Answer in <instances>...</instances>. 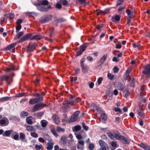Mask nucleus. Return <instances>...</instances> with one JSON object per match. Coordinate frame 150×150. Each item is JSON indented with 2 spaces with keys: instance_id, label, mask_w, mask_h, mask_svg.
I'll return each instance as SVG.
<instances>
[{
  "instance_id": "32",
  "label": "nucleus",
  "mask_w": 150,
  "mask_h": 150,
  "mask_svg": "<svg viewBox=\"0 0 150 150\" xmlns=\"http://www.w3.org/2000/svg\"><path fill=\"white\" fill-rule=\"evenodd\" d=\"M19 134L21 140H23L25 139V135L22 132H20Z\"/></svg>"
},
{
  "instance_id": "41",
  "label": "nucleus",
  "mask_w": 150,
  "mask_h": 150,
  "mask_svg": "<svg viewBox=\"0 0 150 150\" xmlns=\"http://www.w3.org/2000/svg\"><path fill=\"white\" fill-rule=\"evenodd\" d=\"M30 135L31 136L34 138H37L38 137V134L37 133L34 132H31Z\"/></svg>"
},
{
  "instance_id": "49",
  "label": "nucleus",
  "mask_w": 150,
  "mask_h": 150,
  "mask_svg": "<svg viewBox=\"0 0 150 150\" xmlns=\"http://www.w3.org/2000/svg\"><path fill=\"white\" fill-rule=\"evenodd\" d=\"M103 80V78L102 77H100L98 78L97 80V82L99 85H100L101 83Z\"/></svg>"
},
{
  "instance_id": "61",
  "label": "nucleus",
  "mask_w": 150,
  "mask_h": 150,
  "mask_svg": "<svg viewBox=\"0 0 150 150\" xmlns=\"http://www.w3.org/2000/svg\"><path fill=\"white\" fill-rule=\"evenodd\" d=\"M119 71V69L117 67H115L113 68V71L114 73H117Z\"/></svg>"
},
{
  "instance_id": "20",
  "label": "nucleus",
  "mask_w": 150,
  "mask_h": 150,
  "mask_svg": "<svg viewBox=\"0 0 150 150\" xmlns=\"http://www.w3.org/2000/svg\"><path fill=\"white\" fill-rule=\"evenodd\" d=\"M32 118V117L31 116L26 118V122L28 124L31 125L33 123V122L32 121L31 119Z\"/></svg>"
},
{
  "instance_id": "60",
  "label": "nucleus",
  "mask_w": 150,
  "mask_h": 150,
  "mask_svg": "<svg viewBox=\"0 0 150 150\" xmlns=\"http://www.w3.org/2000/svg\"><path fill=\"white\" fill-rule=\"evenodd\" d=\"M19 137V135L17 133V134H15L13 137V138L16 140H18V138Z\"/></svg>"
},
{
  "instance_id": "62",
  "label": "nucleus",
  "mask_w": 150,
  "mask_h": 150,
  "mask_svg": "<svg viewBox=\"0 0 150 150\" xmlns=\"http://www.w3.org/2000/svg\"><path fill=\"white\" fill-rule=\"evenodd\" d=\"M22 28L21 25H18L16 27V30L18 31L20 30Z\"/></svg>"
},
{
  "instance_id": "63",
  "label": "nucleus",
  "mask_w": 150,
  "mask_h": 150,
  "mask_svg": "<svg viewBox=\"0 0 150 150\" xmlns=\"http://www.w3.org/2000/svg\"><path fill=\"white\" fill-rule=\"evenodd\" d=\"M25 93H21L17 94V96L18 97H20L23 96L25 95Z\"/></svg>"
},
{
  "instance_id": "8",
  "label": "nucleus",
  "mask_w": 150,
  "mask_h": 150,
  "mask_svg": "<svg viewBox=\"0 0 150 150\" xmlns=\"http://www.w3.org/2000/svg\"><path fill=\"white\" fill-rule=\"evenodd\" d=\"M37 45L38 44L36 43H34L32 45H28L26 50L27 51H33Z\"/></svg>"
},
{
  "instance_id": "4",
  "label": "nucleus",
  "mask_w": 150,
  "mask_h": 150,
  "mask_svg": "<svg viewBox=\"0 0 150 150\" xmlns=\"http://www.w3.org/2000/svg\"><path fill=\"white\" fill-rule=\"evenodd\" d=\"M43 97L40 96V98L31 99L29 101V103L31 104H34L42 100Z\"/></svg>"
},
{
  "instance_id": "59",
  "label": "nucleus",
  "mask_w": 150,
  "mask_h": 150,
  "mask_svg": "<svg viewBox=\"0 0 150 150\" xmlns=\"http://www.w3.org/2000/svg\"><path fill=\"white\" fill-rule=\"evenodd\" d=\"M76 137L79 140H81V139L82 138V136L80 134H77L76 136Z\"/></svg>"
},
{
  "instance_id": "52",
  "label": "nucleus",
  "mask_w": 150,
  "mask_h": 150,
  "mask_svg": "<svg viewBox=\"0 0 150 150\" xmlns=\"http://www.w3.org/2000/svg\"><path fill=\"white\" fill-rule=\"evenodd\" d=\"M77 144L84 145V142L83 140H79L78 141Z\"/></svg>"
},
{
  "instance_id": "25",
  "label": "nucleus",
  "mask_w": 150,
  "mask_h": 150,
  "mask_svg": "<svg viewBox=\"0 0 150 150\" xmlns=\"http://www.w3.org/2000/svg\"><path fill=\"white\" fill-rule=\"evenodd\" d=\"M28 115V113L26 112L22 111L21 113V118H25Z\"/></svg>"
},
{
  "instance_id": "17",
  "label": "nucleus",
  "mask_w": 150,
  "mask_h": 150,
  "mask_svg": "<svg viewBox=\"0 0 150 150\" xmlns=\"http://www.w3.org/2000/svg\"><path fill=\"white\" fill-rule=\"evenodd\" d=\"M120 20V17L118 15H116L115 16H113L112 18V20L113 22L119 21Z\"/></svg>"
},
{
  "instance_id": "15",
  "label": "nucleus",
  "mask_w": 150,
  "mask_h": 150,
  "mask_svg": "<svg viewBox=\"0 0 150 150\" xmlns=\"http://www.w3.org/2000/svg\"><path fill=\"white\" fill-rule=\"evenodd\" d=\"M107 57V54H104L100 60L99 63L101 64L103 63L106 60Z\"/></svg>"
},
{
  "instance_id": "36",
  "label": "nucleus",
  "mask_w": 150,
  "mask_h": 150,
  "mask_svg": "<svg viewBox=\"0 0 150 150\" xmlns=\"http://www.w3.org/2000/svg\"><path fill=\"white\" fill-rule=\"evenodd\" d=\"M77 148L78 149L82 150L84 148V145L77 144Z\"/></svg>"
},
{
  "instance_id": "53",
  "label": "nucleus",
  "mask_w": 150,
  "mask_h": 150,
  "mask_svg": "<svg viewBox=\"0 0 150 150\" xmlns=\"http://www.w3.org/2000/svg\"><path fill=\"white\" fill-rule=\"evenodd\" d=\"M52 133L56 137H57L58 136V134L56 132L54 129H52L51 130Z\"/></svg>"
},
{
  "instance_id": "40",
  "label": "nucleus",
  "mask_w": 150,
  "mask_h": 150,
  "mask_svg": "<svg viewBox=\"0 0 150 150\" xmlns=\"http://www.w3.org/2000/svg\"><path fill=\"white\" fill-rule=\"evenodd\" d=\"M63 105L66 107H69L71 105L70 103L67 102H65L63 103Z\"/></svg>"
},
{
  "instance_id": "64",
  "label": "nucleus",
  "mask_w": 150,
  "mask_h": 150,
  "mask_svg": "<svg viewBox=\"0 0 150 150\" xmlns=\"http://www.w3.org/2000/svg\"><path fill=\"white\" fill-rule=\"evenodd\" d=\"M85 59L84 58H82L80 61L81 66L82 65H84V63L85 62Z\"/></svg>"
},
{
  "instance_id": "47",
  "label": "nucleus",
  "mask_w": 150,
  "mask_h": 150,
  "mask_svg": "<svg viewBox=\"0 0 150 150\" xmlns=\"http://www.w3.org/2000/svg\"><path fill=\"white\" fill-rule=\"evenodd\" d=\"M113 110L115 112H119L120 113H121L122 111L120 109L118 108H115L113 109Z\"/></svg>"
},
{
  "instance_id": "10",
  "label": "nucleus",
  "mask_w": 150,
  "mask_h": 150,
  "mask_svg": "<svg viewBox=\"0 0 150 150\" xmlns=\"http://www.w3.org/2000/svg\"><path fill=\"white\" fill-rule=\"evenodd\" d=\"M2 80H6L7 84L9 85L10 84L11 82L13 80L12 79H10L8 76L5 75L2 77Z\"/></svg>"
},
{
  "instance_id": "3",
  "label": "nucleus",
  "mask_w": 150,
  "mask_h": 150,
  "mask_svg": "<svg viewBox=\"0 0 150 150\" xmlns=\"http://www.w3.org/2000/svg\"><path fill=\"white\" fill-rule=\"evenodd\" d=\"M144 70L142 71L143 74L150 76V64H147L143 67Z\"/></svg>"
},
{
  "instance_id": "58",
  "label": "nucleus",
  "mask_w": 150,
  "mask_h": 150,
  "mask_svg": "<svg viewBox=\"0 0 150 150\" xmlns=\"http://www.w3.org/2000/svg\"><path fill=\"white\" fill-rule=\"evenodd\" d=\"M124 94L125 95V96L127 97V96L129 95V91L127 90L125 91H124Z\"/></svg>"
},
{
  "instance_id": "45",
  "label": "nucleus",
  "mask_w": 150,
  "mask_h": 150,
  "mask_svg": "<svg viewBox=\"0 0 150 150\" xmlns=\"http://www.w3.org/2000/svg\"><path fill=\"white\" fill-rule=\"evenodd\" d=\"M132 45L133 47L134 48L137 47L138 48H139L141 47V45L139 44H136L135 43H133L132 44Z\"/></svg>"
},
{
  "instance_id": "13",
  "label": "nucleus",
  "mask_w": 150,
  "mask_h": 150,
  "mask_svg": "<svg viewBox=\"0 0 150 150\" xmlns=\"http://www.w3.org/2000/svg\"><path fill=\"white\" fill-rule=\"evenodd\" d=\"M139 145L146 150H150V147L147 145L143 143H140Z\"/></svg>"
},
{
  "instance_id": "14",
  "label": "nucleus",
  "mask_w": 150,
  "mask_h": 150,
  "mask_svg": "<svg viewBox=\"0 0 150 150\" xmlns=\"http://www.w3.org/2000/svg\"><path fill=\"white\" fill-rule=\"evenodd\" d=\"M13 132V130H10L6 131L3 134V135L4 137H9L11 134Z\"/></svg>"
},
{
  "instance_id": "16",
  "label": "nucleus",
  "mask_w": 150,
  "mask_h": 150,
  "mask_svg": "<svg viewBox=\"0 0 150 150\" xmlns=\"http://www.w3.org/2000/svg\"><path fill=\"white\" fill-rule=\"evenodd\" d=\"M82 71L84 73H86L88 71L87 67L84 65H82L81 66Z\"/></svg>"
},
{
  "instance_id": "23",
  "label": "nucleus",
  "mask_w": 150,
  "mask_h": 150,
  "mask_svg": "<svg viewBox=\"0 0 150 150\" xmlns=\"http://www.w3.org/2000/svg\"><path fill=\"white\" fill-rule=\"evenodd\" d=\"M16 45V43H13L7 46L6 48V50H11V48L15 47Z\"/></svg>"
},
{
  "instance_id": "44",
  "label": "nucleus",
  "mask_w": 150,
  "mask_h": 150,
  "mask_svg": "<svg viewBox=\"0 0 150 150\" xmlns=\"http://www.w3.org/2000/svg\"><path fill=\"white\" fill-rule=\"evenodd\" d=\"M83 129L86 131H87L88 129V127L87 126H86L84 122H83L82 124Z\"/></svg>"
},
{
  "instance_id": "57",
  "label": "nucleus",
  "mask_w": 150,
  "mask_h": 150,
  "mask_svg": "<svg viewBox=\"0 0 150 150\" xmlns=\"http://www.w3.org/2000/svg\"><path fill=\"white\" fill-rule=\"evenodd\" d=\"M23 21L21 19H18L16 21V23L18 25H21V24L22 23Z\"/></svg>"
},
{
  "instance_id": "50",
  "label": "nucleus",
  "mask_w": 150,
  "mask_h": 150,
  "mask_svg": "<svg viewBox=\"0 0 150 150\" xmlns=\"http://www.w3.org/2000/svg\"><path fill=\"white\" fill-rule=\"evenodd\" d=\"M131 71V70L130 69H128L125 73L126 76H128Z\"/></svg>"
},
{
  "instance_id": "27",
  "label": "nucleus",
  "mask_w": 150,
  "mask_h": 150,
  "mask_svg": "<svg viewBox=\"0 0 150 150\" xmlns=\"http://www.w3.org/2000/svg\"><path fill=\"white\" fill-rule=\"evenodd\" d=\"M107 119V115L104 113H102L101 114L100 117V120H101L103 121Z\"/></svg>"
},
{
  "instance_id": "9",
  "label": "nucleus",
  "mask_w": 150,
  "mask_h": 150,
  "mask_svg": "<svg viewBox=\"0 0 150 150\" xmlns=\"http://www.w3.org/2000/svg\"><path fill=\"white\" fill-rule=\"evenodd\" d=\"M32 33H29L26 35L22 38L19 41V42L24 41L28 39H30L32 37Z\"/></svg>"
},
{
  "instance_id": "30",
  "label": "nucleus",
  "mask_w": 150,
  "mask_h": 150,
  "mask_svg": "<svg viewBox=\"0 0 150 150\" xmlns=\"http://www.w3.org/2000/svg\"><path fill=\"white\" fill-rule=\"evenodd\" d=\"M55 30L54 29H52L50 30L49 33V36L50 37H52L55 34Z\"/></svg>"
},
{
  "instance_id": "22",
  "label": "nucleus",
  "mask_w": 150,
  "mask_h": 150,
  "mask_svg": "<svg viewBox=\"0 0 150 150\" xmlns=\"http://www.w3.org/2000/svg\"><path fill=\"white\" fill-rule=\"evenodd\" d=\"M121 140L123 141V142L125 144H129V141L127 140L126 137L123 136H122Z\"/></svg>"
},
{
  "instance_id": "21",
  "label": "nucleus",
  "mask_w": 150,
  "mask_h": 150,
  "mask_svg": "<svg viewBox=\"0 0 150 150\" xmlns=\"http://www.w3.org/2000/svg\"><path fill=\"white\" fill-rule=\"evenodd\" d=\"M61 142L64 144H66L67 142V137L65 136H63L61 137Z\"/></svg>"
},
{
  "instance_id": "28",
  "label": "nucleus",
  "mask_w": 150,
  "mask_h": 150,
  "mask_svg": "<svg viewBox=\"0 0 150 150\" xmlns=\"http://www.w3.org/2000/svg\"><path fill=\"white\" fill-rule=\"evenodd\" d=\"M122 136V135H120L119 134L115 133V139H116L118 140H121Z\"/></svg>"
},
{
  "instance_id": "24",
  "label": "nucleus",
  "mask_w": 150,
  "mask_h": 150,
  "mask_svg": "<svg viewBox=\"0 0 150 150\" xmlns=\"http://www.w3.org/2000/svg\"><path fill=\"white\" fill-rule=\"evenodd\" d=\"M81 129V127L80 125H77L74 127L73 130L74 132H77L80 130Z\"/></svg>"
},
{
  "instance_id": "11",
  "label": "nucleus",
  "mask_w": 150,
  "mask_h": 150,
  "mask_svg": "<svg viewBox=\"0 0 150 150\" xmlns=\"http://www.w3.org/2000/svg\"><path fill=\"white\" fill-rule=\"evenodd\" d=\"M43 38V37L40 35H36L32 36L30 39V40L40 39Z\"/></svg>"
},
{
  "instance_id": "35",
  "label": "nucleus",
  "mask_w": 150,
  "mask_h": 150,
  "mask_svg": "<svg viewBox=\"0 0 150 150\" xmlns=\"http://www.w3.org/2000/svg\"><path fill=\"white\" fill-rule=\"evenodd\" d=\"M61 1L62 4L64 6H67L69 5L68 2L66 0H61Z\"/></svg>"
},
{
  "instance_id": "34",
  "label": "nucleus",
  "mask_w": 150,
  "mask_h": 150,
  "mask_svg": "<svg viewBox=\"0 0 150 150\" xmlns=\"http://www.w3.org/2000/svg\"><path fill=\"white\" fill-rule=\"evenodd\" d=\"M107 77L109 79L112 80L114 78V76L111 73H108L107 74Z\"/></svg>"
},
{
  "instance_id": "56",
  "label": "nucleus",
  "mask_w": 150,
  "mask_h": 150,
  "mask_svg": "<svg viewBox=\"0 0 150 150\" xmlns=\"http://www.w3.org/2000/svg\"><path fill=\"white\" fill-rule=\"evenodd\" d=\"M111 144L112 147H115L117 145V142L114 141L112 142L111 143Z\"/></svg>"
},
{
  "instance_id": "43",
  "label": "nucleus",
  "mask_w": 150,
  "mask_h": 150,
  "mask_svg": "<svg viewBox=\"0 0 150 150\" xmlns=\"http://www.w3.org/2000/svg\"><path fill=\"white\" fill-rule=\"evenodd\" d=\"M86 48V46L85 45H81L80 48V50L83 52Z\"/></svg>"
},
{
  "instance_id": "54",
  "label": "nucleus",
  "mask_w": 150,
  "mask_h": 150,
  "mask_svg": "<svg viewBox=\"0 0 150 150\" xmlns=\"http://www.w3.org/2000/svg\"><path fill=\"white\" fill-rule=\"evenodd\" d=\"M14 68L13 66H12L10 67L7 68L6 69V71H9L11 70H14Z\"/></svg>"
},
{
  "instance_id": "5",
  "label": "nucleus",
  "mask_w": 150,
  "mask_h": 150,
  "mask_svg": "<svg viewBox=\"0 0 150 150\" xmlns=\"http://www.w3.org/2000/svg\"><path fill=\"white\" fill-rule=\"evenodd\" d=\"M98 142L101 147L99 150H106L107 147V144L102 140H100Z\"/></svg>"
},
{
  "instance_id": "48",
  "label": "nucleus",
  "mask_w": 150,
  "mask_h": 150,
  "mask_svg": "<svg viewBox=\"0 0 150 150\" xmlns=\"http://www.w3.org/2000/svg\"><path fill=\"white\" fill-rule=\"evenodd\" d=\"M94 147V145L92 144L91 143L88 146V149L90 150H93Z\"/></svg>"
},
{
  "instance_id": "37",
  "label": "nucleus",
  "mask_w": 150,
  "mask_h": 150,
  "mask_svg": "<svg viewBox=\"0 0 150 150\" xmlns=\"http://www.w3.org/2000/svg\"><path fill=\"white\" fill-rule=\"evenodd\" d=\"M41 3L42 5H46L48 4L49 2L47 0H42L41 1Z\"/></svg>"
},
{
  "instance_id": "12",
  "label": "nucleus",
  "mask_w": 150,
  "mask_h": 150,
  "mask_svg": "<svg viewBox=\"0 0 150 150\" xmlns=\"http://www.w3.org/2000/svg\"><path fill=\"white\" fill-rule=\"evenodd\" d=\"M52 118L54 119V122L56 124H59L60 121L58 116L56 114L52 116Z\"/></svg>"
},
{
  "instance_id": "31",
  "label": "nucleus",
  "mask_w": 150,
  "mask_h": 150,
  "mask_svg": "<svg viewBox=\"0 0 150 150\" xmlns=\"http://www.w3.org/2000/svg\"><path fill=\"white\" fill-rule=\"evenodd\" d=\"M41 123L42 125V126L43 127H45L47 125V122L45 120H42L41 122Z\"/></svg>"
},
{
  "instance_id": "42",
  "label": "nucleus",
  "mask_w": 150,
  "mask_h": 150,
  "mask_svg": "<svg viewBox=\"0 0 150 150\" xmlns=\"http://www.w3.org/2000/svg\"><path fill=\"white\" fill-rule=\"evenodd\" d=\"M42 147L41 145H38V144H36L35 146V148L37 150H40Z\"/></svg>"
},
{
  "instance_id": "6",
  "label": "nucleus",
  "mask_w": 150,
  "mask_h": 150,
  "mask_svg": "<svg viewBox=\"0 0 150 150\" xmlns=\"http://www.w3.org/2000/svg\"><path fill=\"white\" fill-rule=\"evenodd\" d=\"M52 18V16L50 15L42 17L40 20V21L42 23H45L48 22Z\"/></svg>"
},
{
  "instance_id": "33",
  "label": "nucleus",
  "mask_w": 150,
  "mask_h": 150,
  "mask_svg": "<svg viewBox=\"0 0 150 150\" xmlns=\"http://www.w3.org/2000/svg\"><path fill=\"white\" fill-rule=\"evenodd\" d=\"M130 86L132 87H134V79L133 78L131 79L129 81Z\"/></svg>"
},
{
  "instance_id": "19",
  "label": "nucleus",
  "mask_w": 150,
  "mask_h": 150,
  "mask_svg": "<svg viewBox=\"0 0 150 150\" xmlns=\"http://www.w3.org/2000/svg\"><path fill=\"white\" fill-rule=\"evenodd\" d=\"M46 145L47 146V149L48 150H51L53 148V144L52 143L48 142L47 143Z\"/></svg>"
},
{
  "instance_id": "46",
  "label": "nucleus",
  "mask_w": 150,
  "mask_h": 150,
  "mask_svg": "<svg viewBox=\"0 0 150 150\" xmlns=\"http://www.w3.org/2000/svg\"><path fill=\"white\" fill-rule=\"evenodd\" d=\"M138 114L139 116H141L142 117H144V114L142 111L140 110L139 112H138Z\"/></svg>"
},
{
  "instance_id": "2",
  "label": "nucleus",
  "mask_w": 150,
  "mask_h": 150,
  "mask_svg": "<svg viewBox=\"0 0 150 150\" xmlns=\"http://www.w3.org/2000/svg\"><path fill=\"white\" fill-rule=\"evenodd\" d=\"M46 104H43L42 103H40L35 105L33 107L32 111L35 112L38 110H39L41 108H42L43 107L45 106Z\"/></svg>"
},
{
  "instance_id": "29",
  "label": "nucleus",
  "mask_w": 150,
  "mask_h": 150,
  "mask_svg": "<svg viewBox=\"0 0 150 150\" xmlns=\"http://www.w3.org/2000/svg\"><path fill=\"white\" fill-rule=\"evenodd\" d=\"M108 136L113 140L115 139V135L110 132H108L107 133Z\"/></svg>"
},
{
  "instance_id": "7",
  "label": "nucleus",
  "mask_w": 150,
  "mask_h": 150,
  "mask_svg": "<svg viewBox=\"0 0 150 150\" xmlns=\"http://www.w3.org/2000/svg\"><path fill=\"white\" fill-rule=\"evenodd\" d=\"M0 124L2 126H6L9 124V121L8 119L6 117H3L0 120Z\"/></svg>"
},
{
  "instance_id": "51",
  "label": "nucleus",
  "mask_w": 150,
  "mask_h": 150,
  "mask_svg": "<svg viewBox=\"0 0 150 150\" xmlns=\"http://www.w3.org/2000/svg\"><path fill=\"white\" fill-rule=\"evenodd\" d=\"M9 98V97H5L4 98H1L0 99V100L1 101H6L8 100Z\"/></svg>"
},
{
  "instance_id": "39",
  "label": "nucleus",
  "mask_w": 150,
  "mask_h": 150,
  "mask_svg": "<svg viewBox=\"0 0 150 150\" xmlns=\"http://www.w3.org/2000/svg\"><path fill=\"white\" fill-rule=\"evenodd\" d=\"M95 13L97 16H98L100 14H105L104 12L101 10H96Z\"/></svg>"
},
{
  "instance_id": "38",
  "label": "nucleus",
  "mask_w": 150,
  "mask_h": 150,
  "mask_svg": "<svg viewBox=\"0 0 150 150\" xmlns=\"http://www.w3.org/2000/svg\"><path fill=\"white\" fill-rule=\"evenodd\" d=\"M39 10L42 11H47L48 8L43 7H40L39 8Z\"/></svg>"
},
{
  "instance_id": "55",
  "label": "nucleus",
  "mask_w": 150,
  "mask_h": 150,
  "mask_svg": "<svg viewBox=\"0 0 150 150\" xmlns=\"http://www.w3.org/2000/svg\"><path fill=\"white\" fill-rule=\"evenodd\" d=\"M39 141L41 143H43L45 142V139L42 137H40L38 138Z\"/></svg>"
},
{
  "instance_id": "26",
  "label": "nucleus",
  "mask_w": 150,
  "mask_h": 150,
  "mask_svg": "<svg viewBox=\"0 0 150 150\" xmlns=\"http://www.w3.org/2000/svg\"><path fill=\"white\" fill-rule=\"evenodd\" d=\"M5 16L7 18H9L10 19H12L14 18V15L13 13H10L5 15Z\"/></svg>"
},
{
  "instance_id": "1",
  "label": "nucleus",
  "mask_w": 150,
  "mask_h": 150,
  "mask_svg": "<svg viewBox=\"0 0 150 150\" xmlns=\"http://www.w3.org/2000/svg\"><path fill=\"white\" fill-rule=\"evenodd\" d=\"M79 113V111H76L72 115L71 119L67 120V121L69 123H72L75 122L77 120Z\"/></svg>"
},
{
  "instance_id": "18",
  "label": "nucleus",
  "mask_w": 150,
  "mask_h": 150,
  "mask_svg": "<svg viewBox=\"0 0 150 150\" xmlns=\"http://www.w3.org/2000/svg\"><path fill=\"white\" fill-rule=\"evenodd\" d=\"M26 130L29 132H32L35 131L34 128L32 126L30 125H27L26 126Z\"/></svg>"
}]
</instances>
